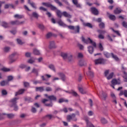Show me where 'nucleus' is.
<instances>
[{
	"instance_id": "obj_1",
	"label": "nucleus",
	"mask_w": 127,
	"mask_h": 127,
	"mask_svg": "<svg viewBox=\"0 0 127 127\" xmlns=\"http://www.w3.org/2000/svg\"><path fill=\"white\" fill-rule=\"evenodd\" d=\"M81 40L83 43H85V44H89L90 43V44H92V46H89L87 47L88 48V51L90 54H93L94 53V47L96 48L97 47V44H96V42L93 41L92 39L90 38H88L87 39H85V38H84V36L81 37Z\"/></svg>"
},
{
	"instance_id": "obj_2",
	"label": "nucleus",
	"mask_w": 127,
	"mask_h": 127,
	"mask_svg": "<svg viewBox=\"0 0 127 127\" xmlns=\"http://www.w3.org/2000/svg\"><path fill=\"white\" fill-rule=\"evenodd\" d=\"M18 98L15 97L9 101L10 108H13L14 111H18V106H17Z\"/></svg>"
},
{
	"instance_id": "obj_3",
	"label": "nucleus",
	"mask_w": 127,
	"mask_h": 127,
	"mask_svg": "<svg viewBox=\"0 0 127 127\" xmlns=\"http://www.w3.org/2000/svg\"><path fill=\"white\" fill-rule=\"evenodd\" d=\"M57 15L58 17L61 18L62 17V15H64V17H67L68 18H71L72 17V15L68 13L66 11H64L61 12L60 10H57Z\"/></svg>"
},
{
	"instance_id": "obj_4",
	"label": "nucleus",
	"mask_w": 127,
	"mask_h": 127,
	"mask_svg": "<svg viewBox=\"0 0 127 127\" xmlns=\"http://www.w3.org/2000/svg\"><path fill=\"white\" fill-rule=\"evenodd\" d=\"M106 61H107V60H105L104 58H100L99 59L95 60L94 62H95V65H99L100 64L104 65L106 64Z\"/></svg>"
},
{
	"instance_id": "obj_5",
	"label": "nucleus",
	"mask_w": 127,
	"mask_h": 127,
	"mask_svg": "<svg viewBox=\"0 0 127 127\" xmlns=\"http://www.w3.org/2000/svg\"><path fill=\"white\" fill-rule=\"evenodd\" d=\"M67 27L71 30H74V33H80V26L79 25L76 26L70 25L67 26Z\"/></svg>"
},
{
	"instance_id": "obj_6",
	"label": "nucleus",
	"mask_w": 127,
	"mask_h": 127,
	"mask_svg": "<svg viewBox=\"0 0 127 127\" xmlns=\"http://www.w3.org/2000/svg\"><path fill=\"white\" fill-rule=\"evenodd\" d=\"M16 55V53H13L9 56V64H12V63H14L16 61V60L14 59L15 56Z\"/></svg>"
},
{
	"instance_id": "obj_7",
	"label": "nucleus",
	"mask_w": 127,
	"mask_h": 127,
	"mask_svg": "<svg viewBox=\"0 0 127 127\" xmlns=\"http://www.w3.org/2000/svg\"><path fill=\"white\" fill-rule=\"evenodd\" d=\"M67 121L71 122V120L74 121V122H77V118H76V114H72L71 115H67L66 118Z\"/></svg>"
},
{
	"instance_id": "obj_8",
	"label": "nucleus",
	"mask_w": 127,
	"mask_h": 127,
	"mask_svg": "<svg viewBox=\"0 0 127 127\" xmlns=\"http://www.w3.org/2000/svg\"><path fill=\"white\" fill-rule=\"evenodd\" d=\"M43 5H45V6H47V7H50L51 8V10H57V8L52 5V4L50 3H47V2H43L42 3Z\"/></svg>"
},
{
	"instance_id": "obj_9",
	"label": "nucleus",
	"mask_w": 127,
	"mask_h": 127,
	"mask_svg": "<svg viewBox=\"0 0 127 127\" xmlns=\"http://www.w3.org/2000/svg\"><path fill=\"white\" fill-rule=\"evenodd\" d=\"M10 24L11 25H21V24H24V21L20 22L18 20H16L15 21H11Z\"/></svg>"
},
{
	"instance_id": "obj_10",
	"label": "nucleus",
	"mask_w": 127,
	"mask_h": 127,
	"mask_svg": "<svg viewBox=\"0 0 127 127\" xmlns=\"http://www.w3.org/2000/svg\"><path fill=\"white\" fill-rule=\"evenodd\" d=\"M45 97H46V98H47V99H48L51 102H52V101L54 102H56V101H57V97L54 95L48 96V94H45Z\"/></svg>"
},
{
	"instance_id": "obj_11",
	"label": "nucleus",
	"mask_w": 127,
	"mask_h": 127,
	"mask_svg": "<svg viewBox=\"0 0 127 127\" xmlns=\"http://www.w3.org/2000/svg\"><path fill=\"white\" fill-rule=\"evenodd\" d=\"M84 120H85V122H86L87 127H95L94 125H93V124H92V123L89 122V118H88L87 117H85Z\"/></svg>"
},
{
	"instance_id": "obj_12",
	"label": "nucleus",
	"mask_w": 127,
	"mask_h": 127,
	"mask_svg": "<svg viewBox=\"0 0 127 127\" xmlns=\"http://www.w3.org/2000/svg\"><path fill=\"white\" fill-rule=\"evenodd\" d=\"M91 12L94 15H99V10L95 7H92L91 8Z\"/></svg>"
},
{
	"instance_id": "obj_13",
	"label": "nucleus",
	"mask_w": 127,
	"mask_h": 127,
	"mask_svg": "<svg viewBox=\"0 0 127 127\" xmlns=\"http://www.w3.org/2000/svg\"><path fill=\"white\" fill-rule=\"evenodd\" d=\"M72 2L74 5H75V6H76V7L78 8H82V5L81 4L79 3L78 0H72Z\"/></svg>"
},
{
	"instance_id": "obj_14",
	"label": "nucleus",
	"mask_w": 127,
	"mask_h": 127,
	"mask_svg": "<svg viewBox=\"0 0 127 127\" xmlns=\"http://www.w3.org/2000/svg\"><path fill=\"white\" fill-rule=\"evenodd\" d=\"M58 74L59 76H60V77H61V79L62 81H63V82H65V81H66V76L64 73L62 72H59Z\"/></svg>"
},
{
	"instance_id": "obj_15",
	"label": "nucleus",
	"mask_w": 127,
	"mask_h": 127,
	"mask_svg": "<svg viewBox=\"0 0 127 127\" xmlns=\"http://www.w3.org/2000/svg\"><path fill=\"white\" fill-rule=\"evenodd\" d=\"M26 91V90H25V89H21L19 90L18 91L15 93V97H16V96H18V95H22V94H24V92H25Z\"/></svg>"
},
{
	"instance_id": "obj_16",
	"label": "nucleus",
	"mask_w": 127,
	"mask_h": 127,
	"mask_svg": "<svg viewBox=\"0 0 127 127\" xmlns=\"http://www.w3.org/2000/svg\"><path fill=\"white\" fill-rule=\"evenodd\" d=\"M111 84H112L113 85H120L121 84V81H118V80H117V79L114 78L113 79H112V80L111 81Z\"/></svg>"
},
{
	"instance_id": "obj_17",
	"label": "nucleus",
	"mask_w": 127,
	"mask_h": 127,
	"mask_svg": "<svg viewBox=\"0 0 127 127\" xmlns=\"http://www.w3.org/2000/svg\"><path fill=\"white\" fill-rule=\"evenodd\" d=\"M56 48V46H55V42H54V41L50 42V45H49L50 49H52Z\"/></svg>"
},
{
	"instance_id": "obj_18",
	"label": "nucleus",
	"mask_w": 127,
	"mask_h": 127,
	"mask_svg": "<svg viewBox=\"0 0 127 127\" xmlns=\"http://www.w3.org/2000/svg\"><path fill=\"white\" fill-rule=\"evenodd\" d=\"M102 100L104 101H106L107 100V98H108V94L106 93V92L102 91V96H101Z\"/></svg>"
},
{
	"instance_id": "obj_19",
	"label": "nucleus",
	"mask_w": 127,
	"mask_h": 127,
	"mask_svg": "<svg viewBox=\"0 0 127 127\" xmlns=\"http://www.w3.org/2000/svg\"><path fill=\"white\" fill-rule=\"evenodd\" d=\"M58 23L60 25V26H63V27H68V26L66 24L64 23V22L62 21V20L58 21Z\"/></svg>"
},
{
	"instance_id": "obj_20",
	"label": "nucleus",
	"mask_w": 127,
	"mask_h": 127,
	"mask_svg": "<svg viewBox=\"0 0 127 127\" xmlns=\"http://www.w3.org/2000/svg\"><path fill=\"white\" fill-rule=\"evenodd\" d=\"M122 11H123V10H122L121 8H116L114 10V12L115 14H120V13H121Z\"/></svg>"
},
{
	"instance_id": "obj_21",
	"label": "nucleus",
	"mask_w": 127,
	"mask_h": 127,
	"mask_svg": "<svg viewBox=\"0 0 127 127\" xmlns=\"http://www.w3.org/2000/svg\"><path fill=\"white\" fill-rule=\"evenodd\" d=\"M28 3H29V4H30L31 6H32L33 8H34L35 9H36V8H37V7H36V5L35 4V3H34V2H31L30 0H28Z\"/></svg>"
},
{
	"instance_id": "obj_22",
	"label": "nucleus",
	"mask_w": 127,
	"mask_h": 127,
	"mask_svg": "<svg viewBox=\"0 0 127 127\" xmlns=\"http://www.w3.org/2000/svg\"><path fill=\"white\" fill-rule=\"evenodd\" d=\"M123 95H124L125 97L126 98H127V90H121L120 93H119V96H123Z\"/></svg>"
},
{
	"instance_id": "obj_23",
	"label": "nucleus",
	"mask_w": 127,
	"mask_h": 127,
	"mask_svg": "<svg viewBox=\"0 0 127 127\" xmlns=\"http://www.w3.org/2000/svg\"><path fill=\"white\" fill-rule=\"evenodd\" d=\"M67 59L69 63L73 62V55L70 53L68 54Z\"/></svg>"
},
{
	"instance_id": "obj_24",
	"label": "nucleus",
	"mask_w": 127,
	"mask_h": 127,
	"mask_svg": "<svg viewBox=\"0 0 127 127\" xmlns=\"http://www.w3.org/2000/svg\"><path fill=\"white\" fill-rule=\"evenodd\" d=\"M14 79L13 76L12 75H8L7 76V80H6L8 84H9V82H11L13 81Z\"/></svg>"
},
{
	"instance_id": "obj_25",
	"label": "nucleus",
	"mask_w": 127,
	"mask_h": 127,
	"mask_svg": "<svg viewBox=\"0 0 127 127\" xmlns=\"http://www.w3.org/2000/svg\"><path fill=\"white\" fill-rule=\"evenodd\" d=\"M3 116H6V117L8 118V119H13L14 118V115L13 114H5L3 113Z\"/></svg>"
},
{
	"instance_id": "obj_26",
	"label": "nucleus",
	"mask_w": 127,
	"mask_h": 127,
	"mask_svg": "<svg viewBox=\"0 0 127 127\" xmlns=\"http://www.w3.org/2000/svg\"><path fill=\"white\" fill-rule=\"evenodd\" d=\"M32 16L34 18H36V19H38L40 16L37 12H33L32 13Z\"/></svg>"
},
{
	"instance_id": "obj_27",
	"label": "nucleus",
	"mask_w": 127,
	"mask_h": 127,
	"mask_svg": "<svg viewBox=\"0 0 127 127\" xmlns=\"http://www.w3.org/2000/svg\"><path fill=\"white\" fill-rule=\"evenodd\" d=\"M111 56L113 59H114L115 61H119V60H120V59H119V57H118L117 55L114 54V53H111Z\"/></svg>"
},
{
	"instance_id": "obj_28",
	"label": "nucleus",
	"mask_w": 127,
	"mask_h": 127,
	"mask_svg": "<svg viewBox=\"0 0 127 127\" xmlns=\"http://www.w3.org/2000/svg\"><path fill=\"white\" fill-rule=\"evenodd\" d=\"M78 90L79 92H80V93L82 94H86V93H87V91L85 90L84 88L81 87H78Z\"/></svg>"
},
{
	"instance_id": "obj_29",
	"label": "nucleus",
	"mask_w": 127,
	"mask_h": 127,
	"mask_svg": "<svg viewBox=\"0 0 127 127\" xmlns=\"http://www.w3.org/2000/svg\"><path fill=\"white\" fill-rule=\"evenodd\" d=\"M0 85L3 87L4 86H5V85H9V84L6 80H3L0 82Z\"/></svg>"
},
{
	"instance_id": "obj_30",
	"label": "nucleus",
	"mask_w": 127,
	"mask_h": 127,
	"mask_svg": "<svg viewBox=\"0 0 127 127\" xmlns=\"http://www.w3.org/2000/svg\"><path fill=\"white\" fill-rule=\"evenodd\" d=\"M14 17L15 18H17V19H21V18H23L24 16L23 15H19L18 14H16L14 15Z\"/></svg>"
},
{
	"instance_id": "obj_31",
	"label": "nucleus",
	"mask_w": 127,
	"mask_h": 127,
	"mask_svg": "<svg viewBox=\"0 0 127 127\" xmlns=\"http://www.w3.org/2000/svg\"><path fill=\"white\" fill-rule=\"evenodd\" d=\"M64 102L65 103H68L69 102V101L68 100H67V99H64V98H61L59 100V104H61L62 103H64Z\"/></svg>"
},
{
	"instance_id": "obj_32",
	"label": "nucleus",
	"mask_w": 127,
	"mask_h": 127,
	"mask_svg": "<svg viewBox=\"0 0 127 127\" xmlns=\"http://www.w3.org/2000/svg\"><path fill=\"white\" fill-rule=\"evenodd\" d=\"M39 69H37L35 68H33L32 70L31 73H34V74H36V76H38V72Z\"/></svg>"
},
{
	"instance_id": "obj_33",
	"label": "nucleus",
	"mask_w": 127,
	"mask_h": 127,
	"mask_svg": "<svg viewBox=\"0 0 127 127\" xmlns=\"http://www.w3.org/2000/svg\"><path fill=\"white\" fill-rule=\"evenodd\" d=\"M24 100H25V102H28L29 103L33 102V99H32V98H31V97H25Z\"/></svg>"
},
{
	"instance_id": "obj_34",
	"label": "nucleus",
	"mask_w": 127,
	"mask_h": 127,
	"mask_svg": "<svg viewBox=\"0 0 127 127\" xmlns=\"http://www.w3.org/2000/svg\"><path fill=\"white\" fill-rule=\"evenodd\" d=\"M83 25L84 26H87V27H89V28H93V25L90 23H83Z\"/></svg>"
},
{
	"instance_id": "obj_35",
	"label": "nucleus",
	"mask_w": 127,
	"mask_h": 127,
	"mask_svg": "<svg viewBox=\"0 0 127 127\" xmlns=\"http://www.w3.org/2000/svg\"><path fill=\"white\" fill-rule=\"evenodd\" d=\"M79 66H86L87 65V64L86 63V62L85 61H80L79 62Z\"/></svg>"
},
{
	"instance_id": "obj_36",
	"label": "nucleus",
	"mask_w": 127,
	"mask_h": 127,
	"mask_svg": "<svg viewBox=\"0 0 127 127\" xmlns=\"http://www.w3.org/2000/svg\"><path fill=\"white\" fill-rule=\"evenodd\" d=\"M61 56H62V57H63V59H64L65 60L67 59V58L68 57V54L62 53L61 54Z\"/></svg>"
},
{
	"instance_id": "obj_37",
	"label": "nucleus",
	"mask_w": 127,
	"mask_h": 127,
	"mask_svg": "<svg viewBox=\"0 0 127 127\" xmlns=\"http://www.w3.org/2000/svg\"><path fill=\"white\" fill-rule=\"evenodd\" d=\"M36 90L39 91V92H43L44 91V87L41 86V87H36Z\"/></svg>"
},
{
	"instance_id": "obj_38",
	"label": "nucleus",
	"mask_w": 127,
	"mask_h": 127,
	"mask_svg": "<svg viewBox=\"0 0 127 127\" xmlns=\"http://www.w3.org/2000/svg\"><path fill=\"white\" fill-rule=\"evenodd\" d=\"M2 26L4 28H7L8 27V23L5 21L2 22Z\"/></svg>"
},
{
	"instance_id": "obj_39",
	"label": "nucleus",
	"mask_w": 127,
	"mask_h": 127,
	"mask_svg": "<svg viewBox=\"0 0 127 127\" xmlns=\"http://www.w3.org/2000/svg\"><path fill=\"white\" fill-rule=\"evenodd\" d=\"M99 28H100L101 29H103L105 28V23L101 22V23H99Z\"/></svg>"
},
{
	"instance_id": "obj_40",
	"label": "nucleus",
	"mask_w": 127,
	"mask_h": 127,
	"mask_svg": "<svg viewBox=\"0 0 127 127\" xmlns=\"http://www.w3.org/2000/svg\"><path fill=\"white\" fill-rule=\"evenodd\" d=\"M33 53L35 55H40V52L36 49L33 50Z\"/></svg>"
},
{
	"instance_id": "obj_41",
	"label": "nucleus",
	"mask_w": 127,
	"mask_h": 127,
	"mask_svg": "<svg viewBox=\"0 0 127 127\" xmlns=\"http://www.w3.org/2000/svg\"><path fill=\"white\" fill-rule=\"evenodd\" d=\"M49 68H50L51 70H52L53 71H54V72H56V70L55 69V67L54 66V65L50 64L49 65Z\"/></svg>"
},
{
	"instance_id": "obj_42",
	"label": "nucleus",
	"mask_w": 127,
	"mask_h": 127,
	"mask_svg": "<svg viewBox=\"0 0 127 127\" xmlns=\"http://www.w3.org/2000/svg\"><path fill=\"white\" fill-rule=\"evenodd\" d=\"M113 77H114V72H111L109 76H107V80H111V79L113 78Z\"/></svg>"
},
{
	"instance_id": "obj_43",
	"label": "nucleus",
	"mask_w": 127,
	"mask_h": 127,
	"mask_svg": "<svg viewBox=\"0 0 127 127\" xmlns=\"http://www.w3.org/2000/svg\"><path fill=\"white\" fill-rule=\"evenodd\" d=\"M97 32H98V33H100L101 35L105 34V33H107V31L104 30H97Z\"/></svg>"
},
{
	"instance_id": "obj_44",
	"label": "nucleus",
	"mask_w": 127,
	"mask_h": 127,
	"mask_svg": "<svg viewBox=\"0 0 127 127\" xmlns=\"http://www.w3.org/2000/svg\"><path fill=\"white\" fill-rule=\"evenodd\" d=\"M101 123L105 125L106 124H108V121H107V120H106V119L104 118H102L101 119Z\"/></svg>"
},
{
	"instance_id": "obj_45",
	"label": "nucleus",
	"mask_w": 127,
	"mask_h": 127,
	"mask_svg": "<svg viewBox=\"0 0 127 127\" xmlns=\"http://www.w3.org/2000/svg\"><path fill=\"white\" fill-rule=\"evenodd\" d=\"M103 54L106 58H110V57H111V53L110 54L108 52H104Z\"/></svg>"
},
{
	"instance_id": "obj_46",
	"label": "nucleus",
	"mask_w": 127,
	"mask_h": 127,
	"mask_svg": "<svg viewBox=\"0 0 127 127\" xmlns=\"http://www.w3.org/2000/svg\"><path fill=\"white\" fill-rule=\"evenodd\" d=\"M109 18L111 20H116V16L115 15H110Z\"/></svg>"
},
{
	"instance_id": "obj_47",
	"label": "nucleus",
	"mask_w": 127,
	"mask_h": 127,
	"mask_svg": "<svg viewBox=\"0 0 127 127\" xmlns=\"http://www.w3.org/2000/svg\"><path fill=\"white\" fill-rule=\"evenodd\" d=\"M10 50V48L8 47H6L3 49L4 52H5L6 53L9 52Z\"/></svg>"
},
{
	"instance_id": "obj_48",
	"label": "nucleus",
	"mask_w": 127,
	"mask_h": 127,
	"mask_svg": "<svg viewBox=\"0 0 127 127\" xmlns=\"http://www.w3.org/2000/svg\"><path fill=\"white\" fill-rule=\"evenodd\" d=\"M70 94H72V95L74 97H78V96H79V95H78V93H77V92H75V91L73 90H71Z\"/></svg>"
},
{
	"instance_id": "obj_49",
	"label": "nucleus",
	"mask_w": 127,
	"mask_h": 127,
	"mask_svg": "<svg viewBox=\"0 0 127 127\" xmlns=\"http://www.w3.org/2000/svg\"><path fill=\"white\" fill-rule=\"evenodd\" d=\"M53 34H52V33L51 32H49L46 35V38H47V39H49V38H50V37H51L52 36H53Z\"/></svg>"
},
{
	"instance_id": "obj_50",
	"label": "nucleus",
	"mask_w": 127,
	"mask_h": 127,
	"mask_svg": "<svg viewBox=\"0 0 127 127\" xmlns=\"http://www.w3.org/2000/svg\"><path fill=\"white\" fill-rule=\"evenodd\" d=\"M1 71H3V72H9V71H10V69L6 67H3L1 69Z\"/></svg>"
},
{
	"instance_id": "obj_51",
	"label": "nucleus",
	"mask_w": 127,
	"mask_h": 127,
	"mask_svg": "<svg viewBox=\"0 0 127 127\" xmlns=\"http://www.w3.org/2000/svg\"><path fill=\"white\" fill-rule=\"evenodd\" d=\"M17 42L18 43V44H19V45H22L23 44H24V43L22 42V41H21V40L19 39H17Z\"/></svg>"
},
{
	"instance_id": "obj_52",
	"label": "nucleus",
	"mask_w": 127,
	"mask_h": 127,
	"mask_svg": "<svg viewBox=\"0 0 127 127\" xmlns=\"http://www.w3.org/2000/svg\"><path fill=\"white\" fill-rule=\"evenodd\" d=\"M27 67V65L26 64H21L19 66V67L20 68V69H25Z\"/></svg>"
},
{
	"instance_id": "obj_53",
	"label": "nucleus",
	"mask_w": 127,
	"mask_h": 127,
	"mask_svg": "<svg viewBox=\"0 0 127 127\" xmlns=\"http://www.w3.org/2000/svg\"><path fill=\"white\" fill-rule=\"evenodd\" d=\"M2 96H6L7 95V91L5 90V89H3L1 91Z\"/></svg>"
},
{
	"instance_id": "obj_54",
	"label": "nucleus",
	"mask_w": 127,
	"mask_h": 127,
	"mask_svg": "<svg viewBox=\"0 0 127 127\" xmlns=\"http://www.w3.org/2000/svg\"><path fill=\"white\" fill-rule=\"evenodd\" d=\"M25 57H27V58H29L30 57H31V53L26 52L25 54Z\"/></svg>"
},
{
	"instance_id": "obj_55",
	"label": "nucleus",
	"mask_w": 127,
	"mask_h": 127,
	"mask_svg": "<svg viewBox=\"0 0 127 127\" xmlns=\"http://www.w3.org/2000/svg\"><path fill=\"white\" fill-rule=\"evenodd\" d=\"M89 75L90 78L92 79L94 77V72L93 71H91L90 70L88 71Z\"/></svg>"
},
{
	"instance_id": "obj_56",
	"label": "nucleus",
	"mask_w": 127,
	"mask_h": 127,
	"mask_svg": "<svg viewBox=\"0 0 127 127\" xmlns=\"http://www.w3.org/2000/svg\"><path fill=\"white\" fill-rule=\"evenodd\" d=\"M38 27H39V28H40L42 30H43V29H44V28H45V27L44 26V25L41 24H38Z\"/></svg>"
},
{
	"instance_id": "obj_57",
	"label": "nucleus",
	"mask_w": 127,
	"mask_h": 127,
	"mask_svg": "<svg viewBox=\"0 0 127 127\" xmlns=\"http://www.w3.org/2000/svg\"><path fill=\"white\" fill-rule=\"evenodd\" d=\"M45 90L46 92H52V88L50 87H47Z\"/></svg>"
},
{
	"instance_id": "obj_58",
	"label": "nucleus",
	"mask_w": 127,
	"mask_h": 127,
	"mask_svg": "<svg viewBox=\"0 0 127 127\" xmlns=\"http://www.w3.org/2000/svg\"><path fill=\"white\" fill-rule=\"evenodd\" d=\"M110 73V70H105V71L104 72V75L105 77H108V75H109V73Z\"/></svg>"
},
{
	"instance_id": "obj_59",
	"label": "nucleus",
	"mask_w": 127,
	"mask_h": 127,
	"mask_svg": "<svg viewBox=\"0 0 127 127\" xmlns=\"http://www.w3.org/2000/svg\"><path fill=\"white\" fill-rule=\"evenodd\" d=\"M82 79H83V76H82V74H79L78 75V82H81V81H82Z\"/></svg>"
},
{
	"instance_id": "obj_60",
	"label": "nucleus",
	"mask_w": 127,
	"mask_h": 127,
	"mask_svg": "<svg viewBox=\"0 0 127 127\" xmlns=\"http://www.w3.org/2000/svg\"><path fill=\"white\" fill-rule=\"evenodd\" d=\"M30 84L28 82H24V86L25 87V88H27L28 87H29Z\"/></svg>"
},
{
	"instance_id": "obj_61",
	"label": "nucleus",
	"mask_w": 127,
	"mask_h": 127,
	"mask_svg": "<svg viewBox=\"0 0 127 127\" xmlns=\"http://www.w3.org/2000/svg\"><path fill=\"white\" fill-rule=\"evenodd\" d=\"M99 47L101 51H103L104 50V47H103V45H102V43H99Z\"/></svg>"
},
{
	"instance_id": "obj_62",
	"label": "nucleus",
	"mask_w": 127,
	"mask_h": 127,
	"mask_svg": "<svg viewBox=\"0 0 127 127\" xmlns=\"http://www.w3.org/2000/svg\"><path fill=\"white\" fill-rule=\"evenodd\" d=\"M113 31H114L118 36H121V33H120V32L119 31H116L114 29H112Z\"/></svg>"
},
{
	"instance_id": "obj_63",
	"label": "nucleus",
	"mask_w": 127,
	"mask_h": 127,
	"mask_svg": "<svg viewBox=\"0 0 127 127\" xmlns=\"http://www.w3.org/2000/svg\"><path fill=\"white\" fill-rule=\"evenodd\" d=\"M122 25L125 28H127V22H126L125 21H123L122 22Z\"/></svg>"
},
{
	"instance_id": "obj_64",
	"label": "nucleus",
	"mask_w": 127,
	"mask_h": 127,
	"mask_svg": "<svg viewBox=\"0 0 127 127\" xmlns=\"http://www.w3.org/2000/svg\"><path fill=\"white\" fill-rule=\"evenodd\" d=\"M124 75H123V78L125 77H127V72L126 71V70H123L122 71Z\"/></svg>"
}]
</instances>
